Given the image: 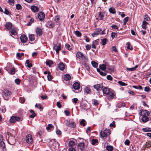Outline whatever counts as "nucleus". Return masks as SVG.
<instances>
[{
	"label": "nucleus",
	"mask_w": 151,
	"mask_h": 151,
	"mask_svg": "<svg viewBox=\"0 0 151 151\" xmlns=\"http://www.w3.org/2000/svg\"><path fill=\"white\" fill-rule=\"evenodd\" d=\"M65 65L62 63H60L58 65V68L61 70H63L65 69Z\"/></svg>",
	"instance_id": "nucleus-22"
},
{
	"label": "nucleus",
	"mask_w": 151,
	"mask_h": 151,
	"mask_svg": "<svg viewBox=\"0 0 151 151\" xmlns=\"http://www.w3.org/2000/svg\"><path fill=\"white\" fill-rule=\"evenodd\" d=\"M117 36V35L116 33L114 32H112L111 33V36L112 38H116Z\"/></svg>",
	"instance_id": "nucleus-45"
},
{
	"label": "nucleus",
	"mask_w": 151,
	"mask_h": 151,
	"mask_svg": "<svg viewBox=\"0 0 151 151\" xmlns=\"http://www.w3.org/2000/svg\"><path fill=\"white\" fill-rule=\"evenodd\" d=\"M101 43L103 45H104L106 43V39L105 38H104L101 40Z\"/></svg>",
	"instance_id": "nucleus-47"
},
{
	"label": "nucleus",
	"mask_w": 151,
	"mask_h": 151,
	"mask_svg": "<svg viewBox=\"0 0 151 151\" xmlns=\"http://www.w3.org/2000/svg\"><path fill=\"white\" fill-rule=\"evenodd\" d=\"M3 96L4 99L6 100H8L11 97L12 92L7 90H4L3 92Z\"/></svg>",
	"instance_id": "nucleus-2"
},
{
	"label": "nucleus",
	"mask_w": 151,
	"mask_h": 151,
	"mask_svg": "<svg viewBox=\"0 0 151 151\" xmlns=\"http://www.w3.org/2000/svg\"><path fill=\"white\" fill-rule=\"evenodd\" d=\"M31 9L32 11L34 12H37L39 10L38 7L35 6H32L31 7Z\"/></svg>",
	"instance_id": "nucleus-19"
},
{
	"label": "nucleus",
	"mask_w": 151,
	"mask_h": 151,
	"mask_svg": "<svg viewBox=\"0 0 151 151\" xmlns=\"http://www.w3.org/2000/svg\"><path fill=\"white\" fill-rule=\"evenodd\" d=\"M38 17L40 20H43L45 18V14L44 13L40 12L38 14Z\"/></svg>",
	"instance_id": "nucleus-10"
},
{
	"label": "nucleus",
	"mask_w": 151,
	"mask_h": 151,
	"mask_svg": "<svg viewBox=\"0 0 151 151\" xmlns=\"http://www.w3.org/2000/svg\"><path fill=\"white\" fill-rule=\"evenodd\" d=\"M59 17L57 16L55 17L54 19V20L57 23H58L59 21Z\"/></svg>",
	"instance_id": "nucleus-56"
},
{
	"label": "nucleus",
	"mask_w": 151,
	"mask_h": 151,
	"mask_svg": "<svg viewBox=\"0 0 151 151\" xmlns=\"http://www.w3.org/2000/svg\"><path fill=\"white\" fill-rule=\"evenodd\" d=\"M15 69L14 67L12 68L11 69L10 73L11 75H13L15 73Z\"/></svg>",
	"instance_id": "nucleus-44"
},
{
	"label": "nucleus",
	"mask_w": 151,
	"mask_h": 151,
	"mask_svg": "<svg viewBox=\"0 0 151 151\" xmlns=\"http://www.w3.org/2000/svg\"><path fill=\"white\" fill-rule=\"evenodd\" d=\"M49 145L50 149L52 151L58 149L59 146V143L56 142L54 139H52L50 141Z\"/></svg>",
	"instance_id": "nucleus-1"
},
{
	"label": "nucleus",
	"mask_w": 151,
	"mask_h": 151,
	"mask_svg": "<svg viewBox=\"0 0 151 151\" xmlns=\"http://www.w3.org/2000/svg\"><path fill=\"white\" fill-rule=\"evenodd\" d=\"M16 9L17 10H19V9H22L21 5L19 4H16Z\"/></svg>",
	"instance_id": "nucleus-54"
},
{
	"label": "nucleus",
	"mask_w": 151,
	"mask_h": 151,
	"mask_svg": "<svg viewBox=\"0 0 151 151\" xmlns=\"http://www.w3.org/2000/svg\"><path fill=\"white\" fill-rule=\"evenodd\" d=\"M5 27L6 29L8 30H9L12 27V24L10 22H6V23L5 25Z\"/></svg>",
	"instance_id": "nucleus-17"
},
{
	"label": "nucleus",
	"mask_w": 151,
	"mask_h": 151,
	"mask_svg": "<svg viewBox=\"0 0 151 151\" xmlns=\"http://www.w3.org/2000/svg\"><path fill=\"white\" fill-rule=\"evenodd\" d=\"M21 119V118L20 117L13 116L10 119V122L11 123H14L16 121H20Z\"/></svg>",
	"instance_id": "nucleus-5"
},
{
	"label": "nucleus",
	"mask_w": 151,
	"mask_h": 151,
	"mask_svg": "<svg viewBox=\"0 0 151 151\" xmlns=\"http://www.w3.org/2000/svg\"><path fill=\"white\" fill-rule=\"evenodd\" d=\"M4 13L7 15H9L11 14L9 12L8 10L6 8H5V11L4 12Z\"/></svg>",
	"instance_id": "nucleus-58"
},
{
	"label": "nucleus",
	"mask_w": 151,
	"mask_h": 151,
	"mask_svg": "<svg viewBox=\"0 0 151 151\" xmlns=\"http://www.w3.org/2000/svg\"><path fill=\"white\" fill-rule=\"evenodd\" d=\"M29 38L30 41H34L35 40V37L34 35L32 34L29 35Z\"/></svg>",
	"instance_id": "nucleus-30"
},
{
	"label": "nucleus",
	"mask_w": 151,
	"mask_h": 151,
	"mask_svg": "<svg viewBox=\"0 0 151 151\" xmlns=\"http://www.w3.org/2000/svg\"><path fill=\"white\" fill-rule=\"evenodd\" d=\"M130 43L129 42H128L126 44V47L128 49H130V50H132V47L131 46V48L130 47Z\"/></svg>",
	"instance_id": "nucleus-52"
},
{
	"label": "nucleus",
	"mask_w": 151,
	"mask_h": 151,
	"mask_svg": "<svg viewBox=\"0 0 151 151\" xmlns=\"http://www.w3.org/2000/svg\"><path fill=\"white\" fill-rule=\"evenodd\" d=\"M100 20H102L104 18V14L103 13L100 12L98 14Z\"/></svg>",
	"instance_id": "nucleus-37"
},
{
	"label": "nucleus",
	"mask_w": 151,
	"mask_h": 151,
	"mask_svg": "<svg viewBox=\"0 0 151 151\" xmlns=\"http://www.w3.org/2000/svg\"><path fill=\"white\" fill-rule=\"evenodd\" d=\"M148 24V23L145 20L142 22V27L144 29H146L147 28L146 25Z\"/></svg>",
	"instance_id": "nucleus-28"
},
{
	"label": "nucleus",
	"mask_w": 151,
	"mask_h": 151,
	"mask_svg": "<svg viewBox=\"0 0 151 151\" xmlns=\"http://www.w3.org/2000/svg\"><path fill=\"white\" fill-rule=\"evenodd\" d=\"M20 80L19 79L17 78L15 80V83L17 85H19L20 83Z\"/></svg>",
	"instance_id": "nucleus-59"
},
{
	"label": "nucleus",
	"mask_w": 151,
	"mask_h": 151,
	"mask_svg": "<svg viewBox=\"0 0 151 151\" xmlns=\"http://www.w3.org/2000/svg\"><path fill=\"white\" fill-rule=\"evenodd\" d=\"M91 91L90 88L88 87H86L84 90V92L86 94L89 93Z\"/></svg>",
	"instance_id": "nucleus-27"
},
{
	"label": "nucleus",
	"mask_w": 151,
	"mask_h": 151,
	"mask_svg": "<svg viewBox=\"0 0 151 151\" xmlns=\"http://www.w3.org/2000/svg\"><path fill=\"white\" fill-rule=\"evenodd\" d=\"M48 80L49 81H51L52 79V76L50 75V73L49 71L48 72V75L47 76Z\"/></svg>",
	"instance_id": "nucleus-39"
},
{
	"label": "nucleus",
	"mask_w": 151,
	"mask_h": 151,
	"mask_svg": "<svg viewBox=\"0 0 151 151\" xmlns=\"http://www.w3.org/2000/svg\"><path fill=\"white\" fill-rule=\"evenodd\" d=\"M98 142V140L97 139H93L92 140L91 144L93 145H94Z\"/></svg>",
	"instance_id": "nucleus-51"
},
{
	"label": "nucleus",
	"mask_w": 151,
	"mask_h": 151,
	"mask_svg": "<svg viewBox=\"0 0 151 151\" xmlns=\"http://www.w3.org/2000/svg\"><path fill=\"white\" fill-rule=\"evenodd\" d=\"M46 64L50 67H51L52 64H53V62L51 60H48L46 62Z\"/></svg>",
	"instance_id": "nucleus-32"
},
{
	"label": "nucleus",
	"mask_w": 151,
	"mask_h": 151,
	"mask_svg": "<svg viewBox=\"0 0 151 151\" xmlns=\"http://www.w3.org/2000/svg\"><path fill=\"white\" fill-rule=\"evenodd\" d=\"M144 19L145 20L147 21H149L150 20V19L149 17V16L147 15H146L144 16Z\"/></svg>",
	"instance_id": "nucleus-57"
},
{
	"label": "nucleus",
	"mask_w": 151,
	"mask_h": 151,
	"mask_svg": "<svg viewBox=\"0 0 151 151\" xmlns=\"http://www.w3.org/2000/svg\"><path fill=\"white\" fill-rule=\"evenodd\" d=\"M107 97V99L109 100L112 99H114L115 97V96L114 93H113L111 91H110L108 94L106 96Z\"/></svg>",
	"instance_id": "nucleus-8"
},
{
	"label": "nucleus",
	"mask_w": 151,
	"mask_h": 151,
	"mask_svg": "<svg viewBox=\"0 0 151 151\" xmlns=\"http://www.w3.org/2000/svg\"><path fill=\"white\" fill-rule=\"evenodd\" d=\"M106 68L109 70V72H112L114 71V67L113 66H109L107 64Z\"/></svg>",
	"instance_id": "nucleus-25"
},
{
	"label": "nucleus",
	"mask_w": 151,
	"mask_h": 151,
	"mask_svg": "<svg viewBox=\"0 0 151 151\" xmlns=\"http://www.w3.org/2000/svg\"><path fill=\"white\" fill-rule=\"evenodd\" d=\"M107 63L105 64H102L99 65L100 68L103 70H104L107 68Z\"/></svg>",
	"instance_id": "nucleus-24"
},
{
	"label": "nucleus",
	"mask_w": 151,
	"mask_h": 151,
	"mask_svg": "<svg viewBox=\"0 0 151 151\" xmlns=\"http://www.w3.org/2000/svg\"><path fill=\"white\" fill-rule=\"evenodd\" d=\"M46 26L49 28H52L54 26V24L52 21H49L46 24Z\"/></svg>",
	"instance_id": "nucleus-14"
},
{
	"label": "nucleus",
	"mask_w": 151,
	"mask_h": 151,
	"mask_svg": "<svg viewBox=\"0 0 151 151\" xmlns=\"http://www.w3.org/2000/svg\"><path fill=\"white\" fill-rule=\"evenodd\" d=\"M106 78L107 79L110 81H111L113 79L112 77L110 75H107Z\"/></svg>",
	"instance_id": "nucleus-62"
},
{
	"label": "nucleus",
	"mask_w": 151,
	"mask_h": 151,
	"mask_svg": "<svg viewBox=\"0 0 151 151\" xmlns=\"http://www.w3.org/2000/svg\"><path fill=\"white\" fill-rule=\"evenodd\" d=\"M75 144V142L73 140H70L69 142V145L70 146H74Z\"/></svg>",
	"instance_id": "nucleus-49"
},
{
	"label": "nucleus",
	"mask_w": 151,
	"mask_h": 151,
	"mask_svg": "<svg viewBox=\"0 0 151 151\" xmlns=\"http://www.w3.org/2000/svg\"><path fill=\"white\" fill-rule=\"evenodd\" d=\"M118 83L121 86H125L127 85V84L121 81H119L118 82Z\"/></svg>",
	"instance_id": "nucleus-46"
},
{
	"label": "nucleus",
	"mask_w": 151,
	"mask_h": 151,
	"mask_svg": "<svg viewBox=\"0 0 151 151\" xmlns=\"http://www.w3.org/2000/svg\"><path fill=\"white\" fill-rule=\"evenodd\" d=\"M0 146L3 151H6L5 144L3 141L0 142Z\"/></svg>",
	"instance_id": "nucleus-21"
},
{
	"label": "nucleus",
	"mask_w": 151,
	"mask_h": 151,
	"mask_svg": "<svg viewBox=\"0 0 151 151\" xmlns=\"http://www.w3.org/2000/svg\"><path fill=\"white\" fill-rule=\"evenodd\" d=\"M111 91L110 89L107 87H104L103 90V93L104 96H106Z\"/></svg>",
	"instance_id": "nucleus-12"
},
{
	"label": "nucleus",
	"mask_w": 151,
	"mask_h": 151,
	"mask_svg": "<svg viewBox=\"0 0 151 151\" xmlns=\"http://www.w3.org/2000/svg\"><path fill=\"white\" fill-rule=\"evenodd\" d=\"M84 62H87L88 61L87 58L83 55L80 58Z\"/></svg>",
	"instance_id": "nucleus-34"
},
{
	"label": "nucleus",
	"mask_w": 151,
	"mask_h": 151,
	"mask_svg": "<svg viewBox=\"0 0 151 151\" xmlns=\"http://www.w3.org/2000/svg\"><path fill=\"white\" fill-rule=\"evenodd\" d=\"M81 109H83L86 111H87L89 109V107H88L87 106V105L86 103H83L81 105Z\"/></svg>",
	"instance_id": "nucleus-16"
},
{
	"label": "nucleus",
	"mask_w": 151,
	"mask_h": 151,
	"mask_svg": "<svg viewBox=\"0 0 151 151\" xmlns=\"http://www.w3.org/2000/svg\"><path fill=\"white\" fill-rule=\"evenodd\" d=\"M85 145L83 143H80L78 145V148L79 149L82 150L84 147Z\"/></svg>",
	"instance_id": "nucleus-26"
},
{
	"label": "nucleus",
	"mask_w": 151,
	"mask_h": 151,
	"mask_svg": "<svg viewBox=\"0 0 151 151\" xmlns=\"http://www.w3.org/2000/svg\"><path fill=\"white\" fill-rule=\"evenodd\" d=\"M30 113L32 114V115L30 116V117L31 118H33L34 117L36 116V114L35 113L34 111L33 110L30 111Z\"/></svg>",
	"instance_id": "nucleus-40"
},
{
	"label": "nucleus",
	"mask_w": 151,
	"mask_h": 151,
	"mask_svg": "<svg viewBox=\"0 0 151 151\" xmlns=\"http://www.w3.org/2000/svg\"><path fill=\"white\" fill-rule=\"evenodd\" d=\"M97 70L98 72L101 75L103 76H104L106 75V73L101 71L99 69L97 68Z\"/></svg>",
	"instance_id": "nucleus-31"
},
{
	"label": "nucleus",
	"mask_w": 151,
	"mask_h": 151,
	"mask_svg": "<svg viewBox=\"0 0 151 151\" xmlns=\"http://www.w3.org/2000/svg\"><path fill=\"white\" fill-rule=\"evenodd\" d=\"M10 32L12 35H17V32L16 30L14 28L11 29Z\"/></svg>",
	"instance_id": "nucleus-29"
},
{
	"label": "nucleus",
	"mask_w": 151,
	"mask_h": 151,
	"mask_svg": "<svg viewBox=\"0 0 151 151\" xmlns=\"http://www.w3.org/2000/svg\"><path fill=\"white\" fill-rule=\"evenodd\" d=\"M21 41L23 43L26 42L28 40L27 37L24 35H22L20 37Z\"/></svg>",
	"instance_id": "nucleus-11"
},
{
	"label": "nucleus",
	"mask_w": 151,
	"mask_h": 151,
	"mask_svg": "<svg viewBox=\"0 0 151 151\" xmlns=\"http://www.w3.org/2000/svg\"><path fill=\"white\" fill-rule=\"evenodd\" d=\"M145 145L147 148H149L151 147V142L149 141L148 142H146Z\"/></svg>",
	"instance_id": "nucleus-48"
},
{
	"label": "nucleus",
	"mask_w": 151,
	"mask_h": 151,
	"mask_svg": "<svg viewBox=\"0 0 151 151\" xmlns=\"http://www.w3.org/2000/svg\"><path fill=\"white\" fill-rule=\"evenodd\" d=\"M85 120L84 119H83L80 122V124H83V126H85Z\"/></svg>",
	"instance_id": "nucleus-61"
},
{
	"label": "nucleus",
	"mask_w": 151,
	"mask_h": 151,
	"mask_svg": "<svg viewBox=\"0 0 151 151\" xmlns=\"http://www.w3.org/2000/svg\"><path fill=\"white\" fill-rule=\"evenodd\" d=\"M141 119L142 122L143 123H145L148 121L149 119V118L148 116L142 117H140Z\"/></svg>",
	"instance_id": "nucleus-18"
},
{
	"label": "nucleus",
	"mask_w": 151,
	"mask_h": 151,
	"mask_svg": "<svg viewBox=\"0 0 151 151\" xmlns=\"http://www.w3.org/2000/svg\"><path fill=\"white\" fill-rule=\"evenodd\" d=\"M109 12L110 13L112 14H115L116 13L115 9L113 7H111L109 9Z\"/></svg>",
	"instance_id": "nucleus-35"
},
{
	"label": "nucleus",
	"mask_w": 151,
	"mask_h": 151,
	"mask_svg": "<svg viewBox=\"0 0 151 151\" xmlns=\"http://www.w3.org/2000/svg\"><path fill=\"white\" fill-rule=\"evenodd\" d=\"M125 106V104L124 103H120L118 104L117 106L119 108L124 107Z\"/></svg>",
	"instance_id": "nucleus-42"
},
{
	"label": "nucleus",
	"mask_w": 151,
	"mask_h": 151,
	"mask_svg": "<svg viewBox=\"0 0 151 151\" xmlns=\"http://www.w3.org/2000/svg\"><path fill=\"white\" fill-rule=\"evenodd\" d=\"M106 149L109 151H112L113 150V147L111 145H107L106 147Z\"/></svg>",
	"instance_id": "nucleus-38"
},
{
	"label": "nucleus",
	"mask_w": 151,
	"mask_h": 151,
	"mask_svg": "<svg viewBox=\"0 0 151 151\" xmlns=\"http://www.w3.org/2000/svg\"><path fill=\"white\" fill-rule=\"evenodd\" d=\"M65 47L66 48L68 49V50H70L71 49V48L70 47V46L68 44H66L65 45Z\"/></svg>",
	"instance_id": "nucleus-60"
},
{
	"label": "nucleus",
	"mask_w": 151,
	"mask_h": 151,
	"mask_svg": "<svg viewBox=\"0 0 151 151\" xmlns=\"http://www.w3.org/2000/svg\"><path fill=\"white\" fill-rule=\"evenodd\" d=\"M24 54L23 53H17V56L19 58H21L22 56H24Z\"/></svg>",
	"instance_id": "nucleus-55"
},
{
	"label": "nucleus",
	"mask_w": 151,
	"mask_h": 151,
	"mask_svg": "<svg viewBox=\"0 0 151 151\" xmlns=\"http://www.w3.org/2000/svg\"><path fill=\"white\" fill-rule=\"evenodd\" d=\"M93 87L97 91H99L102 90L103 86L102 83H100L95 85L93 86Z\"/></svg>",
	"instance_id": "nucleus-7"
},
{
	"label": "nucleus",
	"mask_w": 151,
	"mask_h": 151,
	"mask_svg": "<svg viewBox=\"0 0 151 151\" xmlns=\"http://www.w3.org/2000/svg\"><path fill=\"white\" fill-rule=\"evenodd\" d=\"M66 124L69 127L73 128L75 127L76 126V124L75 122H70L68 120L66 121Z\"/></svg>",
	"instance_id": "nucleus-9"
},
{
	"label": "nucleus",
	"mask_w": 151,
	"mask_h": 151,
	"mask_svg": "<svg viewBox=\"0 0 151 151\" xmlns=\"http://www.w3.org/2000/svg\"><path fill=\"white\" fill-rule=\"evenodd\" d=\"M36 33L37 36H40L42 34V30L39 28H37L36 29Z\"/></svg>",
	"instance_id": "nucleus-20"
},
{
	"label": "nucleus",
	"mask_w": 151,
	"mask_h": 151,
	"mask_svg": "<svg viewBox=\"0 0 151 151\" xmlns=\"http://www.w3.org/2000/svg\"><path fill=\"white\" fill-rule=\"evenodd\" d=\"M25 140L28 144H32L33 142V139L32 137V135L30 134L27 135L26 137Z\"/></svg>",
	"instance_id": "nucleus-6"
},
{
	"label": "nucleus",
	"mask_w": 151,
	"mask_h": 151,
	"mask_svg": "<svg viewBox=\"0 0 151 151\" xmlns=\"http://www.w3.org/2000/svg\"><path fill=\"white\" fill-rule=\"evenodd\" d=\"M150 114L149 112L146 110H141L140 113V117H146L148 116Z\"/></svg>",
	"instance_id": "nucleus-4"
},
{
	"label": "nucleus",
	"mask_w": 151,
	"mask_h": 151,
	"mask_svg": "<svg viewBox=\"0 0 151 151\" xmlns=\"http://www.w3.org/2000/svg\"><path fill=\"white\" fill-rule=\"evenodd\" d=\"M86 48L87 50H89L91 49V46L89 45H87L86 46Z\"/></svg>",
	"instance_id": "nucleus-64"
},
{
	"label": "nucleus",
	"mask_w": 151,
	"mask_h": 151,
	"mask_svg": "<svg viewBox=\"0 0 151 151\" xmlns=\"http://www.w3.org/2000/svg\"><path fill=\"white\" fill-rule=\"evenodd\" d=\"M72 102L75 104H76L77 103L78 100V99L76 98H74L73 99H72Z\"/></svg>",
	"instance_id": "nucleus-63"
},
{
	"label": "nucleus",
	"mask_w": 151,
	"mask_h": 151,
	"mask_svg": "<svg viewBox=\"0 0 151 151\" xmlns=\"http://www.w3.org/2000/svg\"><path fill=\"white\" fill-rule=\"evenodd\" d=\"M73 87L75 90H78L80 87V85L78 82H76L73 84Z\"/></svg>",
	"instance_id": "nucleus-15"
},
{
	"label": "nucleus",
	"mask_w": 151,
	"mask_h": 151,
	"mask_svg": "<svg viewBox=\"0 0 151 151\" xmlns=\"http://www.w3.org/2000/svg\"><path fill=\"white\" fill-rule=\"evenodd\" d=\"M111 133V132L109 129H106L103 131H101L100 135L102 138L105 139Z\"/></svg>",
	"instance_id": "nucleus-3"
},
{
	"label": "nucleus",
	"mask_w": 151,
	"mask_h": 151,
	"mask_svg": "<svg viewBox=\"0 0 151 151\" xmlns=\"http://www.w3.org/2000/svg\"><path fill=\"white\" fill-rule=\"evenodd\" d=\"M61 45L60 44H59L57 47L54 49L56 51V53L58 54L59 51L61 49Z\"/></svg>",
	"instance_id": "nucleus-23"
},
{
	"label": "nucleus",
	"mask_w": 151,
	"mask_h": 151,
	"mask_svg": "<svg viewBox=\"0 0 151 151\" xmlns=\"http://www.w3.org/2000/svg\"><path fill=\"white\" fill-rule=\"evenodd\" d=\"M91 64L95 68H96L98 66V64L94 61L91 62Z\"/></svg>",
	"instance_id": "nucleus-43"
},
{
	"label": "nucleus",
	"mask_w": 151,
	"mask_h": 151,
	"mask_svg": "<svg viewBox=\"0 0 151 151\" xmlns=\"http://www.w3.org/2000/svg\"><path fill=\"white\" fill-rule=\"evenodd\" d=\"M101 31V29L100 28H97L95 30L94 32L92 34V36L94 37L95 35H99L100 34V32Z\"/></svg>",
	"instance_id": "nucleus-13"
},
{
	"label": "nucleus",
	"mask_w": 151,
	"mask_h": 151,
	"mask_svg": "<svg viewBox=\"0 0 151 151\" xmlns=\"http://www.w3.org/2000/svg\"><path fill=\"white\" fill-rule=\"evenodd\" d=\"M75 34L78 37H81V34L79 31H76L74 32Z\"/></svg>",
	"instance_id": "nucleus-41"
},
{
	"label": "nucleus",
	"mask_w": 151,
	"mask_h": 151,
	"mask_svg": "<svg viewBox=\"0 0 151 151\" xmlns=\"http://www.w3.org/2000/svg\"><path fill=\"white\" fill-rule=\"evenodd\" d=\"M71 79L70 76L68 74H66L65 75L64 79L66 81L69 80Z\"/></svg>",
	"instance_id": "nucleus-36"
},
{
	"label": "nucleus",
	"mask_w": 151,
	"mask_h": 151,
	"mask_svg": "<svg viewBox=\"0 0 151 151\" xmlns=\"http://www.w3.org/2000/svg\"><path fill=\"white\" fill-rule=\"evenodd\" d=\"M53 127V125L51 124H49L48 125L47 127L46 128L47 130L51 129Z\"/></svg>",
	"instance_id": "nucleus-50"
},
{
	"label": "nucleus",
	"mask_w": 151,
	"mask_h": 151,
	"mask_svg": "<svg viewBox=\"0 0 151 151\" xmlns=\"http://www.w3.org/2000/svg\"><path fill=\"white\" fill-rule=\"evenodd\" d=\"M99 39H97L93 41V44H94L96 45L97 46L99 44Z\"/></svg>",
	"instance_id": "nucleus-53"
},
{
	"label": "nucleus",
	"mask_w": 151,
	"mask_h": 151,
	"mask_svg": "<svg viewBox=\"0 0 151 151\" xmlns=\"http://www.w3.org/2000/svg\"><path fill=\"white\" fill-rule=\"evenodd\" d=\"M83 55V54L81 52H78L76 54V57L79 59Z\"/></svg>",
	"instance_id": "nucleus-33"
}]
</instances>
